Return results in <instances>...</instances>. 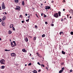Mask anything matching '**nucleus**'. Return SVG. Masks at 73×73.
<instances>
[{
    "label": "nucleus",
    "mask_w": 73,
    "mask_h": 73,
    "mask_svg": "<svg viewBox=\"0 0 73 73\" xmlns=\"http://www.w3.org/2000/svg\"><path fill=\"white\" fill-rule=\"evenodd\" d=\"M0 62L1 64H5V60L2 59L0 60Z\"/></svg>",
    "instance_id": "obj_1"
},
{
    "label": "nucleus",
    "mask_w": 73,
    "mask_h": 73,
    "mask_svg": "<svg viewBox=\"0 0 73 73\" xmlns=\"http://www.w3.org/2000/svg\"><path fill=\"white\" fill-rule=\"evenodd\" d=\"M2 8L3 9H5L6 8V7H5V5H4V2L3 3V4L2 5Z\"/></svg>",
    "instance_id": "obj_2"
},
{
    "label": "nucleus",
    "mask_w": 73,
    "mask_h": 73,
    "mask_svg": "<svg viewBox=\"0 0 73 73\" xmlns=\"http://www.w3.org/2000/svg\"><path fill=\"white\" fill-rule=\"evenodd\" d=\"M54 17L56 18H58V13H54Z\"/></svg>",
    "instance_id": "obj_3"
},
{
    "label": "nucleus",
    "mask_w": 73,
    "mask_h": 73,
    "mask_svg": "<svg viewBox=\"0 0 73 73\" xmlns=\"http://www.w3.org/2000/svg\"><path fill=\"white\" fill-rule=\"evenodd\" d=\"M44 8L45 9L47 10V9H50V6H45L44 7Z\"/></svg>",
    "instance_id": "obj_4"
},
{
    "label": "nucleus",
    "mask_w": 73,
    "mask_h": 73,
    "mask_svg": "<svg viewBox=\"0 0 73 73\" xmlns=\"http://www.w3.org/2000/svg\"><path fill=\"white\" fill-rule=\"evenodd\" d=\"M36 54H37L38 56L39 57H40V58H42V56H41V54H39L38 53V52H37L36 53Z\"/></svg>",
    "instance_id": "obj_5"
},
{
    "label": "nucleus",
    "mask_w": 73,
    "mask_h": 73,
    "mask_svg": "<svg viewBox=\"0 0 73 73\" xmlns=\"http://www.w3.org/2000/svg\"><path fill=\"white\" fill-rule=\"evenodd\" d=\"M69 12L70 13H72V15H73V10L72 9L70 10H69Z\"/></svg>",
    "instance_id": "obj_6"
},
{
    "label": "nucleus",
    "mask_w": 73,
    "mask_h": 73,
    "mask_svg": "<svg viewBox=\"0 0 73 73\" xmlns=\"http://www.w3.org/2000/svg\"><path fill=\"white\" fill-rule=\"evenodd\" d=\"M1 24L2 25H3V26H4V27H5V23L4 21H2Z\"/></svg>",
    "instance_id": "obj_7"
},
{
    "label": "nucleus",
    "mask_w": 73,
    "mask_h": 73,
    "mask_svg": "<svg viewBox=\"0 0 73 73\" xmlns=\"http://www.w3.org/2000/svg\"><path fill=\"white\" fill-rule=\"evenodd\" d=\"M11 56H16V54L15 53H12L11 54Z\"/></svg>",
    "instance_id": "obj_8"
},
{
    "label": "nucleus",
    "mask_w": 73,
    "mask_h": 73,
    "mask_svg": "<svg viewBox=\"0 0 73 73\" xmlns=\"http://www.w3.org/2000/svg\"><path fill=\"white\" fill-rule=\"evenodd\" d=\"M22 51L23 52H25V53H27V50H26L25 49L23 48L22 50Z\"/></svg>",
    "instance_id": "obj_9"
},
{
    "label": "nucleus",
    "mask_w": 73,
    "mask_h": 73,
    "mask_svg": "<svg viewBox=\"0 0 73 73\" xmlns=\"http://www.w3.org/2000/svg\"><path fill=\"white\" fill-rule=\"evenodd\" d=\"M25 40L26 42L28 41V39L27 38H25Z\"/></svg>",
    "instance_id": "obj_10"
},
{
    "label": "nucleus",
    "mask_w": 73,
    "mask_h": 73,
    "mask_svg": "<svg viewBox=\"0 0 73 73\" xmlns=\"http://www.w3.org/2000/svg\"><path fill=\"white\" fill-rule=\"evenodd\" d=\"M15 3H19V0H15Z\"/></svg>",
    "instance_id": "obj_11"
},
{
    "label": "nucleus",
    "mask_w": 73,
    "mask_h": 73,
    "mask_svg": "<svg viewBox=\"0 0 73 73\" xmlns=\"http://www.w3.org/2000/svg\"><path fill=\"white\" fill-rule=\"evenodd\" d=\"M1 69H4V68H5V66H1Z\"/></svg>",
    "instance_id": "obj_12"
},
{
    "label": "nucleus",
    "mask_w": 73,
    "mask_h": 73,
    "mask_svg": "<svg viewBox=\"0 0 73 73\" xmlns=\"http://www.w3.org/2000/svg\"><path fill=\"white\" fill-rule=\"evenodd\" d=\"M22 4L23 5H25V3H24V1H22Z\"/></svg>",
    "instance_id": "obj_13"
},
{
    "label": "nucleus",
    "mask_w": 73,
    "mask_h": 73,
    "mask_svg": "<svg viewBox=\"0 0 73 73\" xmlns=\"http://www.w3.org/2000/svg\"><path fill=\"white\" fill-rule=\"evenodd\" d=\"M9 35H11V34H12V31H9Z\"/></svg>",
    "instance_id": "obj_14"
},
{
    "label": "nucleus",
    "mask_w": 73,
    "mask_h": 73,
    "mask_svg": "<svg viewBox=\"0 0 73 73\" xmlns=\"http://www.w3.org/2000/svg\"><path fill=\"white\" fill-rule=\"evenodd\" d=\"M13 27V25L11 24V25H10V28H12Z\"/></svg>",
    "instance_id": "obj_15"
},
{
    "label": "nucleus",
    "mask_w": 73,
    "mask_h": 73,
    "mask_svg": "<svg viewBox=\"0 0 73 73\" xmlns=\"http://www.w3.org/2000/svg\"><path fill=\"white\" fill-rule=\"evenodd\" d=\"M15 9H16V10H18V11H20V9H19V8L17 7H16V8H15Z\"/></svg>",
    "instance_id": "obj_16"
},
{
    "label": "nucleus",
    "mask_w": 73,
    "mask_h": 73,
    "mask_svg": "<svg viewBox=\"0 0 73 73\" xmlns=\"http://www.w3.org/2000/svg\"><path fill=\"white\" fill-rule=\"evenodd\" d=\"M62 53L63 54H65V52H64V51H62Z\"/></svg>",
    "instance_id": "obj_17"
},
{
    "label": "nucleus",
    "mask_w": 73,
    "mask_h": 73,
    "mask_svg": "<svg viewBox=\"0 0 73 73\" xmlns=\"http://www.w3.org/2000/svg\"><path fill=\"white\" fill-rule=\"evenodd\" d=\"M62 72H63V70H61L59 71V73H62Z\"/></svg>",
    "instance_id": "obj_18"
},
{
    "label": "nucleus",
    "mask_w": 73,
    "mask_h": 73,
    "mask_svg": "<svg viewBox=\"0 0 73 73\" xmlns=\"http://www.w3.org/2000/svg\"><path fill=\"white\" fill-rule=\"evenodd\" d=\"M36 40V37H34V38H33V40L34 41H35V40Z\"/></svg>",
    "instance_id": "obj_19"
},
{
    "label": "nucleus",
    "mask_w": 73,
    "mask_h": 73,
    "mask_svg": "<svg viewBox=\"0 0 73 73\" xmlns=\"http://www.w3.org/2000/svg\"><path fill=\"white\" fill-rule=\"evenodd\" d=\"M63 34V32L62 31L60 32L59 33L60 35H61V34Z\"/></svg>",
    "instance_id": "obj_20"
},
{
    "label": "nucleus",
    "mask_w": 73,
    "mask_h": 73,
    "mask_svg": "<svg viewBox=\"0 0 73 73\" xmlns=\"http://www.w3.org/2000/svg\"><path fill=\"white\" fill-rule=\"evenodd\" d=\"M33 72L34 73H37V72L36 70H34Z\"/></svg>",
    "instance_id": "obj_21"
},
{
    "label": "nucleus",
    "mask_w": 73,
    "mask_h": 73,
    "mask_svg": "<svg viewBox=\"0 0 73 73\" xmlns=\"http://www.w3.org/2000/svg\"><path fill=\"white\" fill-rule=\"evenodd\" d=\"M45 34H43L42 35V37H45Z\"/></svg>",
    "instance_id": "obj_22"
},
{
    "label": "nucleus",
    "mask_w": 73,
    "mask_h": 73,
    "mask_svg": "<svg viewBox=\"0 0 73 73\" xmlns=\"http://www.w3.org/2000/svg\"><path fill=\"white\" fill-rule=\"evenodd\" d=\"M70 34H71V35H73V32L71 31L70 32Z\"/></svg>",
    "instance_id": "obj_23"
},
{
    "label": "nucleus",
    "mask_w": 73,
    "mask_h": 73,
    "mask_svg": "<svg viewBox=\"0 0 73 73\" xmlns=\"http://www.w3.org/2000/svg\"><path fill=\"white\" fill-rule=\"evenodd\" d=\"M41 66H42V67H45V66H44V65L43 64H42L41 65Z\"/></svg>",
    "instance_id": "obj_24"
},
{
    "label": "nucleus",
    "mask_w": 73,
    "mask_h": 73,
    "mask_svg": "<svg viewBox=\"0 0 73 73\" xmlns=\"http://www.w3.org/2000/svg\"><path fill=\"white\" fill-rule=\"evenodd\" d=\"M16 7H17L18 8H19V9H21V8H20V7L19 6H16Z\"/></svg>",
    "instance_id": "obj_25"
},
{
    "label": "nucleus",
    "mask_w": 73,
    "mask_h": 73,
    "mask_svg": "<svg viewBox=\"0 0 73 73\" xmlns=\"http://www.w3.org/2000/svg\"><path fill=\"white\" fill-rule=\"evenodd\" d=\"M31 65H32V63H30L28 65L29 66H31Z\"/></svg>",
    "instance_id": "obj_26"
},
{
    "label": "nucleus",
    "mask_w": 73,
    "mask_h": 73,
    "mask_svg": "<svg viewBox=\"0 0 73 73\" xmlns=\"http://www.w3.org/2000/svg\"><path fill=\"white\" fill-rule=\"evenodd\" d=\"M11 46H12V47H14V46H15V45H13V44L11 45Z\"/></svg>",
    "instance_id": "obj_27"
},
{
    "label": "nucleus",
    "mask_w": 73,
    "mask_h": 73,
    "mask_svg": "<svg viewBox=\"0 0 73 73\" xmlns=\"http://www.w3.org/2000/svg\"><path fill=\"white\" fill-rule=\"evenodd\" d=\"M61 12L59 11L58 12V14H61Z\"/></svg>",
    "instance_id": "obj_28"
},
{
    "label": "nucleus",
    "mask_w": 73,
    "mask_h": 73,
    "mask_svg": "<svg viewBox=\"0 0 73 73\" xmlns=\"http://www.w3.org/2000/svg\"><path fill=\"white\" fill-rule=\"evenodd\" d=\"M29 19H28L27 20H26V21L27 22H28L29 21Z\"/></svg>",
    "instance_id": "obj_29"
},
{
    "label": "nucleus",
    "mask_w": 73,
    "mask_h": 73,
    "mask_svg": "<svg viewBox=\"0 0 73 73\" xmlns=\"http://www.w3.org/2000/svg\"><path fill=\"white\" fill-rule=\"evenodd\" d=\"M44 15L43 13H42L41 14V16H44V15Z\"/></svg>",
    "instance_id": "obj_30"
},
{
    "label": "nucleus",
    "mask_w": 73,
    "mask_h": 73,
    "mask_svg": "<svg viewBox=\"0 0 73 73\" xmlns=\"http://www.w3.org/2000/svg\"><path fill=\"white\" fill-rule=\"evenodd\" d=\"M13 31H15V28L14 27L13 28Z\"/></svg>",
    "instance_id": "obj_31"
},
{
    "label": "nucleus",
    "mask_w": 73,
    "mask_h": 73,
    "mask_svg": "<svg viewBox=\"0 0 73 73\" xmlns=\"http://www.w3.org/2000/svg\"><path fill=\"white\" fill-rule=\"evenodd\" d=\"M62 3H65V0H63Z\"/></svg>",
    "instance_id": "obj_32"
},
{
    "label": "nucleus",
    "mask_w": 73,
    "mask_h": 73,
    "mask_svg": "<svg viewBox=\"0 0 73 73\" xmlns=\"http://www.w3.org/2000/svg\"><path fill=\"white\" fill-rule=\"evenodd\" d=\"M64 69L65 68H64V67H63L62 68V70H64Z\"/></svg>",
    "instance_id": "obj_33"
},
{
    "label": "nucleus",
    "mask_w": 73,
    "mask_h": 73,
    "mask_svg": "<svg viewBox=\"0 0 73 73\" xmlns=\"http://www.w3.org/2000/svg\"><path fill=\"white\" fill-rule=\"evenodd\" d=\"M37 64H38V65H41V64H40V63H39V62H38Z\"/></svg>",
    "instance_id": "obj_34"
},
{
    "label": "nucleus",
    "mask_w": 73,
    "mask_h": 73,
    "mask_svg": "<svg viewBox=\"0 0 73 73\" xmlns=\"http://www.w3.org/2000/svg\"><path fill=\"white\" fill-rule=\"evenodd\" d=\"M51 25L52 27H53V26H54V24H52Z\"/></svg>",
    "instance_id": "obj_35"
},
{
    "label": "nucleus",
    "mask_w": 73,
    "mask_h": 73,
    "mask_svg": "<svg viewBox=\"0 0 73 73\" xmlns=\"http://www.w3.org/2000/svg\"><path fill=\"white\" fill-rule=\"evenodd\" d=\"M3 19H6V17L4 16L3 17Z\"/></svg>",
    "instance_id": "obj_36"
},
{
    "label": "nucleus",
    "mask_w": 73,
    "mask_h": 73,
    "mask_svg": "<svg viewBox=\"0 0 73 73\" xmlns=\"http://www.w3.org/2000/svg\"><path fill=\"white\" fill-rule=\"evenodd\" d=\"M51 3H54V1H51Z\"/></svg>",
    "instance_id": "obj_37"
},
{
    "label": "nucleus",
    "mask_w": 73,
    "mask_h": 73,
    "mask_svg": "<svg viewBox=\"0 0 73 73\" xmlns=\"http://www.w3.org/2000/svg\"><path fill=\"white\" fill-rule=\"evenodd\" d=\"M44 17H46V15H45V14H44Z\"/></svg>",
    "instance_id": "obj_38"
},
{
    "label": "nucleus",
    "mask_w": 73,
    "mask_h": 73,
    "mask_svg": "<svg viewBox=\"0 0 73 73\" xmlns=\"http://www.w3.org/2000/svg\"><path fill=\"white\" fill-rule=\"evenodd\" d=\"M19 17H21V18H23V16H22L21 15H20Z\"/></svg>",
    "instance_id": "obj_39"
},
{
    "label": "nucleus",
    "mask_w": 73,
    "mask_h": 73,
    "mask_svg": "<svg viewBox=\"0 0 73 73\" xmlns=\"http://www.w3.org/2000/svg\"><path fill=\"white\" fill-rule=\"evenodd\" d=\"M3 19V20H5L6 19H5V18H2Z\"/></svg>",
    "instance_id": "obj_40"
},
{
    "label": "nucleus",
    "mask_w": 73,
    "mask_h": 73,
    "mask_svg": "<svg viewBox=\"0 0 73 73\" xmlns=\"http://www.w3.org/2000/svg\"><path fill=\"white\" fill-rule=\"evenodd\" d=\"M24 23V21H22V23Z\"/></svg>",
    "instance_id": "obj_41"
},
{
    "label": "nucleus",
    "mask_w": 73,
    "mask_h": 73,
    "mask_svg": "<svg viewBox=\"0 0 73 73\" xmlns=\"http://www.w3.org/2000/svg\"><path fill=\"white\" fill-rule=\"evenodd\" d=\"M46 69H47V70H48V67H46Z\"/></svg>",
    "instance_id": "obj_42"
},
{
    "label": "nucleus",
    "mask_w": 73,
    "mask_h": 73,
    "mask_svg": "<svg viewBox=\"0 0 73 73\" xmlns=\"http://www.w3.org/2000/svg\"><path fill=\"white\" fill-rule=\"evenodd\" d=\"M70 72H72V70H70Z\"/></svg>",
    "instance_id": "obj_43"
},
{
    "label": "nucleus",
    "mask_w": 73,
    "mask_h": 73,
    "mask_svg": "<svg viewBox=\"0 0 73 73\" xmlns=\"http://www.w3.org/2000/svg\"><path fill=\"white\" fill-rule=\"evenodd\" d=\"M29 37H30V38H32V37L31 36H29Z\"/></svg>",
    "instance_id": "obj_44"
},
{
    "label": "nucleus",
    "mask_w": 73,
    "mask_h": 73,
    "mask_svg": "<svg viewBox=\"0 0 73 73\" xmlns=\"http://www.w3.org/2000/svg\"><path fill=\"white\" fill-rule=\"evenodd\" d=\"M31 59H32V60H34V58H33V57Z\"/></svg>",
    "instance_id": "obj_45"
},
{
    "label": "nucleus",
    "mask_w": 73,
    "mask_h": 73,
    "mask_svg": "<svg viewBox=\"0 0 73 73\" xmlns=\"http://www.w3.org/2000/svg\"><path fill=\"white\" fill-rule=\"evenodd\" d=\"M45 23L46 24H48V22H45Z\"/></svg>",
    "instance_id": "obj_46"
},
{
    "label": "nucleus",
    "mask_w": 73,
    "mask_h": 73,
    "mask_svg": "<svg viewBox=\"0 0 73 73\" xmlns=\"http://www.w3.org/2000/svg\"><path fill=\"white\" fill-rule=\"evenodd\" d=\"M5 51H8V50H7V49H5Z\"/></svg>",
    "instance_id": "obj_47"
},
{
    "label": "nucleus",
    "mask_w": 73,
    "mask_h": 73,
    "mask_svg": "<svg viewBox=\"0 0 73 73\" xmlns=\"http://www.w3.org/2000/svg\"><path fill=\"white\" fill-rule=\"evenodd\" d=\"M35 28H37V25H36L35 26Z\"/></svg>",
    "instance_id": "obj_48"
},
{
    "label": "nucleus",
    "mask_w": 73,
    "mask_h": 73,
    "mask_svg": "<svg viewBox=\"0 0 73 73\" xmlns=\"http://www.w3.org/2000/svg\"><path fill=\"white\" fill-rule=\"evenodd\" d=\"M13 43H14V44L16 43V42H15V41H13Z\"/></svg>",
    "instance_id": "obj_49"
},
{
    "label": "nucleus",
    "mask_w": 73,
    "mask_h": 73,
    "mask_svg": "<svg viewBox=\"0 0 73 73\" xmlns=\"http://www.w3.org/2000/svg\"><path fill=\"white\" fill-rule=\"evenodd\" d=\"M13 42H11V45H13Z\"/></svg>",
    "instance_id": "obj_50"
},
{
    "label": "nucleus",
    "mask_w": 73,
    "mask_h": 73,
    "mask_svg": "<svg viewBox=\"0 0 73 73\" xmlns=\"http://www.w3.org/2000/svg\"><path fill=\"white\" fill-rule=\"evenodd\" d=\"M25 16H27L28 15V14L26 13L25 14Z\"/></svg>",
    "instance_id": "obj_51"
},
{
    "label": "nucleus",
    "mask_w": 73,
    "mask_h": 73,
    "mask_svg": "<svg viewBox=\"0 0 73 73\" xmlns=\"http://www.w3.org/2000/svg\"><path fill=\"white\" fill-rule=\"evenodd\" d=\"M14 45L15 46H16V43H14Z\"/></svg>",
    "instance_id": "obj_52"
},
{
    "label": "nucleus",
    "mask_w": 73,
    "mask_h": 73,
    "mask_svg": "<svg viewBox=\"0 0 73 73\" xmlns=\"http://www.w3.org/2000/svg\"><path fill=\"white\" fill-rule=\"evenodd\" d=\"M41 71V70H39L38 71V72H40Z\"/></svg>",
    "instance_id": "obj_53"
},
{
    "label": "nucleus",
    "mask_w": 73,
    "mask_h": 73,
    "mask_svg": "<svg viewBox=\"0 0 73 73\" xmlns=\"http://www.w3.org/2000/svg\"><path fill=\"white\" fill-rule=\"evenodd\" d=\"M64 20H63V19H61V21H63Z\"/></svg>",
    "instance_id": "obj_54"
},
{
    "label": "nucleus",
    "mask_w": 73,
    "mask_h": 73,
    "mask_svg": "<svg viewBox=\"0 0 73 73\" xmlns=\"http://www.w3.org/2000/svg\"><path fill=\"white\" fill-rule=\"evenodd\" d=\"M36 17H37L38 18V16L36 14Z\"/></svg>",
    "instance_id": "obj_55"
},
{
    "label": "nucleus",
    "mask_w": 73,
    "mask_h": 73,
    "mask_svg": "<svg viewBox=\"0 0 73 73\" xmlns=\"http://www.w3.org/2000/svg\"><path fill=\"white\" fill-rule=\"evenodd\" d=\"M41 5L40 6V7H41V6H42V5H43V4H41Z\"/></svg>",
    "instance_id": "obj_56"
},
{
    "label": "nucleus",
    "mask_w": 73,
    "mask_h": 73,
    "mask_svg": "<svg viewBox=\"0 0 73 73\" xmlns=\"http://www.w3.org/2000/svg\"><path fill=\"white\" fill-rule=\"evenodd\" d=\"M28 18H31V17L30 16H29L27 17Z\"/></svg>",
    "instance_id": "obj_57"
},
{
    "label": "nucleus",
    "mask_w": 73,
    "mask_h": 73,
    "mask_svg": "<svg viewBox=\"0 0 73 73\" xmlns=\"http://www.w3.org/2000/svg\"><path fill=\"white\" fill-rule=\"evenodd\" d=\"M1 10V7L0 6V10Z\"/></svg>",
    "instance_id": "obj_58"
},
{
    "label": "nucleus",
    "mask_w": 73,
    "mask_h": 73,
    "mask_svg": "<svg viewBox=\"0 0 73 73\" xmlns=\"http://www.w3.org/2000/svg\"><path fill=\"white\" fill-rule=\"evenodd\" d=\"M5 15H7V13H6V12H5Z\"/></svg>",
    "instance_id": "obj_59"
},
{
    "label": "nucleus",
    "mask_w": 73,
    "mask_h": 73,
    "mask_svg": "<svg viewBox=\"0 0 73 73\" xmlns=\"http://www.w3.org/2000/svg\"><path fill=\"white\" fill-rule=\"evenodd\" d=\"M29 54L30 55V56H32V54Z\"/></svg>",
    "instance_id": "obj_60"
},
{
    "label": "nucleus",
    "mask_w": 73,
    "mask_h": 73,
    "mask_svg": "<svg viewBox=\"0 0 73 73\" xmlns=\"http://www.w3.org/2000/svg\"><path fill=\"white\" fill-rule=\"evenodd\" d=\"M70 19H72V17L70 16Z\"/></svg>",
    "instance_id": "obj_61"
},
{
    "label": "nucleus",
    "mask_w": 73,
    "mask_h": 73,
    "mask_svg": "<svg viewBox=\"0 0 73 73\" xmlns=\"http://www.w3.org/2000/svg\"><path fill=\"white\" fill-rule=\"evenodd\" d=\"M1 19H0V22H1Z\"/></svg>",
    "instance_id": "obj_62"
},
{
    "label": "nucleus",
    "mask_w": 73,
    "mask_h": 73,
    "mask_svg": "<svg viewBox=\"0 0 73 73\" xmlns=\"http://www.w3.org/2000/svg\"><path fill=\"white\" fill-rule=\"evenodd\" d=\"M65 9H63V11H65Z\"/></svg>",
    "instance_id": "obj_63"
},
{
    "label": "nucleus",
    "mask_w": 73,
    "mask_h": 73,
    "mask_svg": "<svg viewBox=\"0 0 73 73\" xmlns=\"http://www.w3.org/2000/svg\"><path fill=\"white\" fill-rule=\"evenodd\" d=\"M59 16H61V14H59Z\"/></svg>",
    "instance_id": "obj_64"
}]
</instances>
